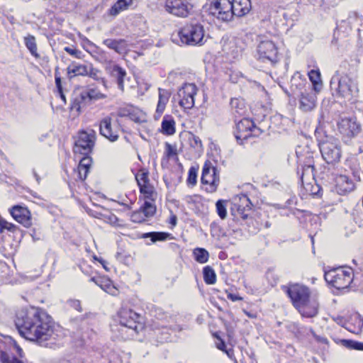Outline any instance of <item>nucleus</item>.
<instances>
[{"mask_svg": "<svg viewBox=\"0 0 363 363\" xmlns=\"http://www.w3.org/2000/svg\"><path fill=\"white\" fill-rule=\"evenodd\" d=\"M103 44L119 54L125 51L126 48L125 40L124 39L113 40L108 38L104 40Z\"/></svg>", "mask_w": 363, "mask_h": 363, "instance_id": "a878e982", "label": "nucleus"}, {"mask_svg": "<svg viewBox=\"0 0 363 363\" xmlns=\"http://www.w3.org/2000/svg\"><path fill=\"white\" fill-rule=\"evenodd\" d=\"M119 322L123 326L138 333L143 326L140 322L141 317L132 309L123 308L118 312Z\"/></svg>", "mask_w": 363, "mask_h": 363, "instance_id": "f8f14e48", "label": "nucleus"}, {"mask_svg": "<svg viewBox=\"0 0 363 363\" xmlns=\"http://www.w3.org/2000/svg\"><path fill=\"white\" fill-rule=\"evenodd\" d=\"M55 81L57 91L62 89V79L59 72V68L56 67L55 69Z\"/></svg>", "mask_w": 363, "mask_h": 363, "instance_id": "4d7b16f0", "label": "nucleus"}, {"mask_svg": "<svg viewBox=\"0 0 363 363\" xmlns=\"http://www.w3.org/2000/svg\"><path fill=\"white\" fill-rule=\"evenodd\" d=\"M141 209L146 218L152 216L156 212L155 206L148 201H145Z\"/></svg>", "mask_w": 363, "mask_h": 363, "instance_id": "37998d69", "label": "nucleus"}, {"mask_svg": "<svg viewBox=\"0 0 363 363\" xmlns=\"http://www.w3.org/2000/svg\"><path fill=\"white\" fill-rule=\"evenodd\" d=\"M100 71L93 67V65L91 64L89 69H88V74L86 76H89V77L92 78L94 80L96 81H101L103 85L105 87H107L106 85V81L104 78L100 77L99 76Z\"/></svg>", "mask_w": 363, "mask_h": 363, "instance_id": "a19ab883", "label": "nucleus"}, {"mask_svg": "<svg viewBox=\"0 0 363 363\" xmlns=\"http://www.w3.org/2000/svg\"><path fill=\"white\" fill-rule=\"evenodd\" d=\"M308 77L312 82V84H311V89L315 91H319L322 88L320 72L315 70H311L308 73Z\"/></svg>", "mask_w": 363, "mask_h": 363, "instance_id": "473e14b6", "label": "nucleus"}, {"mask_svg": "<svg viewBox=\"0 0 363 363\" xmlns=\"http://www.w3.org/2000/svg\"><path fill=\"white\" fill-rule=\"evenodd\" d=\"M201 180L203 184L208 186L206 188L208 192L213 193L217 190L220 184L219 176L216 167L209 161H206L203 164Z\"/></svg>", "mask_w": 363, "mask_h": 363, "instance_id": "9b49d317", "label": "nucleus"}, {"mask_svg": "<svg viewBox=\"0 0 363 363\" xmlns=\"http://www.w3.org/2000/svg\"><path fill=\"white\" fill-rule=\"evenodd\" d=\"M320 150L324 160L328 164L337 162L341 157V150L338 141L330 138L320 145Z\"/></svg>", "mask_w": 363, "mask_h": 363, "instance_id": "9d476101", "label": "nucleus"}, {"mask_svg": "<svg viewBox=\"0 0 363 363\" xmlns=\"http://www.w3.org/2000/svg\"><path fill=\"white\" fill-rule=\"evenodd\" d=\"M227 297H228V299L231 300L232 301H240V300L242 299V298L240 297V296L236 295V294H231V293H229L227 295Z\"/></svg>", "mask_w": 363, "mask_h": 363, "instance_id": "680f3d73", "label": "nucleus"}, {"mask_svg": "<svg viewBox=\"0 0 363 363\" xmlns=\"http://www.w3.org/2000/svg\"><path fill=\"white\" fill-rule=\"evenodd\" d=\"M262 133L263 130L261 128L255 125V123L253 122V127L250 128L249 132V138L259 137Z\"/></svg>", "mask_w": 363, "mask_h": 363, "instance_id": "5fc2aeb1", "label": "nucleus"}, {"mask_svg": "<svg viewBox=\"0 0 363 363\" xmlns=\"http://www.w3.org/2000/svg\"><path fill=\"white\" fill-rule=\"evenodd\" d=\"M167 101V98L163 96L161 94V93L160 92L159 101H158L157 107V112H158V113L163 112V111L165 108V105H166Z\"/></svg>", "mask_w": 363, "mask_h": 363, "instance_id": "864d4df0", "label": "nucleus"}, {"mask_svg": "<svg viewBox=\"0 0 363 363\" xmlns=\"http://www.w3.org/2000/svg\"><path fill=\"white\" fill-rule=\"evenodd\" d=\"M203 280L207 284H213L216 281V274L213 269L210 266H206L203 269Z\"/></svg>", "mask_w": 363, "mask_h": 363, "instance_id": "f704fd0d", "label": "nucleus"}, {"mask_svg": "<svg viewBox=\"0 0 363 363\" xmlns=\"http://www.w3.org/2000/svg\"><path fill=\"white\" fill-rule=\"evenodd\" d=\"M138 186L140 188V193L144 194L146 199H150L153 193V187L150 184V183L138 185Z\"/></svg>", "mask_w": 363, "mask_h": 363, "instance_id": "09e8293b", "label": "nucleus"}, {"mask_svg": "<svg viewBox=\"0 0 363 363\" xmlns=\"http://www.w3.org/2000/svg\"><path fill=\"white\" fill-rule=\"evenodd\" d=\"M259 59L274 65L278 61V50L272 40H263L257 46Z\"/></svg>", "mask_w": 363, "mask_h": 363, "instance_id": "4468645a", "label": "nucleus"}, {"mask_svg": "<svg viewBox=\"0 0 363 363\" xmlns=\"http://www.w3.org/2000/svg\"><path fill=\"white\" fill-rule=\"evenodd\" d=\"M132 4L133 0H118L110 9L109 13L112 16H116L121 11L126 10Z\"/></svg>", "mask_w": 363, "mask_h": 363, "instance_id": "c85d7f7f", "label": "nucleus"}, {"mask_svg": "<svg viewBox=\"0 0 363 363\" xmlns=\"http://www.w3.org/2000/svg\"><path fill=\"white\" fill-rule=\"evenodd\" d=\"M10 213L12 217L23 226L28 228L31 225L30 212L28 208L15 206L11 208Z\"/></svg>", "mask_w": 363, "mask_h": 363, "instance_id": "6ab92c4d", "label": "nucleus"}, {"mask_svg": "<svg viewBox=\"0 0 363 363\" xmlns=\"http://www.w3.org/2000/svg\"><path fill=\"white\" fill-rule=\"evenodd\" d=\"M354 320L357 323V330H353V333H358L363 327V318L357 314L354 316Z\"/></svg>", "mask_w": 363, "mask_h": 363, "instance_id": "13d9d810", "label": "nucleus"}, {"mask_svg": "<svg viewBox=\"0 0 363 363\" xmlns=\"http://www.w3.org/2000/svg\"><path fill=\"white\" fill-rule=\"evenodd\" d=\"M240 201L241 203L238 204L237 214H235V216H239L245 220L248 217V213L251 211L252 203L246 195H243L240 199Z\"/></svg>", "mask_w": 363, "mask_h": 363, "instance_id": "4be33fe9", "label": "nucleus"}, {"mask_svg": "<svg viewBox=\"0 0 363 363\" xmlns=\"http://www.w3.org/2000/svg\"><path fill=\"white\" fill-rule=\"evenodd\" d=\"M189 140L190 145L194 148H198V147H202L201 140L199 138V137H198L194 134H191V133L190 134Z\"/></svg>", "mask_w": 363, "mask_h": 363, "instance_id": "3c124183", "label": "nucleus"}, {"mask_svg": "<svg viewBox=\"0 0 363 363\" xmlns=\"http://www.w3.org/2000/svg\"><path fill=\"white\" fill-rule=\"evenodd\" d=\"M333 95L337 98L351 101L357 96L359 92L357 79L348 74L336 72L330 82Z\"/></svg>", "mask_w": 363, "mask_h": 363, "instance_id": "20e7f679", "label": "nucleus"}, {"mask_svg": "<svg viewBox=\"0 0 363 363\" xmlns=\"http://www.w3.org/2000/svg\"><path fill=\"white\" fill-rule=\"evenodd\" d=\"M337 186L340 194L350 192L354 188V182L347 175H340L337 179Z\"/></svg>", "mask_w": 363, "mask_h": 363, "instance_id": "b1692460", "label": "nucleus"}, {"mask_svg": "<svg viewBox=\"0 0 363 363\" xmlns=\"http://www.w3.org/2000/svg\"><path fill=\"white\" fill-rule=\"evenodd\" d=\"M189 186H194L197 182V168L191 167L188 172V177L186 180Z\"/></svg>", "mask_w": 363, "mask_h": 363, "instance_id": "a18cd8bd", "label": "nucleus"}, {"mask_svg": "<svg viewBox=\"0 0 363 363\" xmlns=\"http://www.w3.org/2000/svg\"><path fill=\"white\" fill-rule=\"evenodd\" d=\"M294 94L297 95L299 101V108L304 112L313 111L317 104L316 92L311 89V84L299 80L298 84H291Z\"/></svg>", "mask_w": 363, "mask_h": 363, "instance_id": "39448f33", "label": "nucleus"}, {"mask_svg": "<svg viewBox=\"0 0 363 363\" xmlns=\"http://www.w3.org/2000/svg\"><path fill=\"white\" fill-rule=\"evenodd\" d=\"M24 43L30 54L35 58H39L40 55L38 53L35 38L32 35H28L24 38Z\"/></svg>", "mask_w": 363, "mask_h": 363, "instance_id": "7c9ffc66", "label": "nucleus"}, {"mask_svg": "<svg viewBox=\"0 0 363 363\" xmlns=\"http://www.w3.org/2000/svg\"><path fill=\"white\" fill-rule=\"evenodd\" d=\"M145 218L142 211H135L130 216V219L134 223H141L145 220Z\"/></svg>", "mask_w": 363, "mask_h": 363, "instance_id": "8fccbe9b", "label": "nucleus"}, {"mask_svg": "<svg viewBox=\"0 0 363 363\" xmlns=\"http://www.w3.org/2000/svg\"><path fill=\"white\" fill-rule=\"evenodd\" d=\"M108 219L109 222L111 223H115L118 220L117 217L116 216H114L113 214H111L110 216H108Z\"/></svg>", "mask_w": 363, "mask_h": 363, "instance_id": "69168bd1", "label": "nucleus"}, {"mask_svg": "<svg viewBox=\"0 0 363 363\" xmlns=\"http://www.w3.org/2000/svg\"><path fill=\"white\" fill-rule=\"evenodd\" d=\"M0 362L1 363H23L13 354L4 351L0 352Z\"/></svg>", "mask_w": 363, "mask_h": 363, "instance_id": "ea45409f", "label": "nucleus"}, {"mask_svg": "<svg viewBox=\"0 0 363 363\" xmlns=\"http://www.w3.org/2000/svg\"><path fill=\"white\" fill-rule=\"evenodd\" d=\"M17 227L15 225L9 223L0 216V233H1L4 230L14 233Z\"/></svg>", "mask_w": 363, "mask_h": 363, "instance_id": "49530a36", "label": "nucleus"}, {"mask_svg": "<svg viewBox=\"0 0 363 363\" xmlns=\"http://www.w3.org/2000/svg\"><path fill=\"white\" fill-rule=\"evenodd\" d=\"M361 21V18L356 13H352L346 20L342 21L340 28L345 27V30H347V27H348L349 30L356 28L357 30H359L358 26Z\"/></svg>", "mask_w": 363, "mask_h": 363, "instance_id": "cd10ccee", "label": "nucleus"}, {"mask_svg": "<svg viewBox=\"0 0 363 363\" xmlns=\"http://www.w3.org/2000/svg\"><path fill=\"white\" fill-rule=\"evenodd\" d=\"M91 63H72L67 69L69 77L72 79L76 76H86Z\"/></svg>", "mask_w": 363, "mask_h": 363, "instance_id": "412c9836", "label": "nucleus"}, {"mask_svg": "<svg viewBox=\"0 0 363 363\" xmlns=\"http://www.w3.org/2000/svg\"><path fill=\"white\" fill-rule=\"evenodd\" d=\"M82 97L85 98L87 102H90L92 100H96L99 99H104L105 96L101 94L99 91L96 89H86L82 91Z\"/></svg>", "mask_w": 363, "mask_h": 363, "instance_id": "2f4dec72", "label": "nucleus"}, {"mask_svg": "<svg viewBox=\"0 0 363 363\" xmlns=\"http://www.w3.org/2000/svg\"><path fill=\"white\" fill-rule=\"evenodd\" d=\"M346 167L347 169L352 175L354 179L357 182H360L363 172L359 167V163L356 158H352L347 161Z\"/></svg>", "mask_w": 363, "mask_h": 363, "instance_id": "5701e85b", "label": "nucleus"}, {"mask_svg": "<svg viewBox=\"0 0 363 363\" xmlns=\"http://www.w3.org/2000/svg\"><path fill=\"white\" fill-rule=\"evenodd\" d=\"M197 91L198 88L195 84H184L177 91L179 106L185 109H191L194 106V96Z\"/></svg>", "mask_w": 363, "mask_h": 363, "instance_id": "ddd939ff", "label": "nucleus"}, {"mask_svg": "<svg viewBox=\"0 0 363 363\" xmlns=\"http://www.w3.org/2000/svg\"><path fill=\"white\" fill-rule=\"evenodd\" d=\"M203 26L196 20H192L184 26L179 32L182 43L189 45H202L204 38Z\"/></svg>", "mask_w": 363, "mask_h": 363, "instance_id": "423d86ee", "label": "nucleus"}, {"mask_svg": "<svg viewBox=\"0 0 363 363\" xmlns=\"http://www.w3.org/2000/svg\"><path fill=\"white\" fill-rule=\"evenodd\" d=\"M284 289L293 306L302 316L313 318L317 315L319 303L316 299L311 298V291L307 286L298 284H290Z\"/></svg>", "mask_w": 363, "mask_h": 363, "instance_id": "f03ea898", "label": "nucleus"}, {"mask_svg": "<svg viewBox=\"0 0 363 363\" xmlns=\"http://www.w3.org/2000/svg\"><path fill=\"white\" fill-rule=\"evenodd\" d=\"M177 220V216L175 215H173V216H171V218H170V223L172 225H176Z\"/></svg>", "mask_w": 363, "mask_h": 363, "instance_id": "774afa93", "label": "nucleus"}, {"mask_svg": "<svg viewBox=\"0 0 363 363\" xmlns=\"http://www.w3.org/2000/svg\"><path fill=\"white\" fill-rule=\"evenodd\" d=\"M225 203V201L223 200H218L216 203L217 213L221 219H225L227 216Z\"/></svg>", "mask_w": 363, "mask_h": 363, "instance_id": "c03bdc74", "label": "nucleus"}, {"mask_svg": "<svg viewBox=\"0 0 363 363\" xmlns=\"http://www.w3.org/2000/svg\"><path fill=\"white\" fill-rule=\"evenodd\" d=\"M64 50L69 53V55L77 57V58H81L82 55V52L74 48H70V47H65Z\"/></svg>", "mask_w": 363, "mask_h": 363, "instance_id": "6e6d98bb", "label": "nucleus"}, {"mask_svg": "<svg viewBox=\"0 0 363 363\" xmlns=\"http://www.w3.org/2000/svg\"><path fill=\"white\" fill-rule=\"evenodd\" d=\"M92 163V159L88 155H84L79 161V167H84L90 169Z\"/></svg>", "mask_w": 363, "mask_h": 363, "instance_id": "603ef678", "label": "nucleus"}, {"mask_svg": "<svg viewBox=\"0 0 363 363\" xmlns=\"http://www.w3.org/2000/svg\"><path fill=\"white\" fill-rule=\"evenodd\" d=\"M89 172V169L78 166L77 169H74V178L76 181L79 180L80 182H84Z\"/></svg>", "mask_w": 363, "mask_h": 363, "instance_id": "79ce46f5", "label": "nucleus"}, {"mask_svg": "<svg viewBox=\"0 0 363 363\" xmlns=\"http://www.w3.org/2000/svg\"><path fill=\"white\" fill-rule=\"evenodd\" d=\"M193 255L194 259L200 264H204L208 261L209 253L204 248L197 247L194 249L193 251Z\"/></svg>", "mask_w": 363, "mask_h": 363, "instance_id": "72a5a7b5", "label": "nucleus"}, {"mask_svg": "<svg viewBox=\"0 0 363 363\" xmlns=\"http://www.w3.org/2000/svg\"><path fill=\"white\" fill-rule=\"evenodd\" d=\"M90 281L94 282L104 291H107L111 286V284L109 280H104L102 278L91 277Z\"/></svg>", "mask_w": 363, "mask_h": 363, "instance_id": "de8ad7c7", "label": "nucleus"}, {"mask_svg": "<svg viewBox=\"0 0 363 363\" xmlns=\"http://www.w3.org/2000/svg\"><path fill=\"white\" fill-rule=\"evenodd\" d=\"M165 9L174 16L185 18L192 9V5L188 0H166Z\"/></svg>", "mask_w": 363, "mask_h": 363, "instance_id": "2eb2a0df", "label": "nucleus"}, {"mask_svg": "<svg viewBox=\"0 0 363 363\" xmlns=\"http://www.w3.org/2000/svg\"><path fill=\"white\" fill-rule=\"evenodd\" d=\"M172 235L169 233L165 232H150L144 233L142 235L143 238H150L152 242H155L157 241H164L168 238H170Z\"/></svg>", "mask_w": 363, "mask_h": 363, "instance_id": "c756f323", "label": "nucleus"}, {"mask_svg": "<svg viewBox=\"0 0 363 363\" xmlns=\"http://www.w3.org/2000/svg\"><path fill=\"white\" fill-rule=\"evenodd\" d=\"M217 347L220 350L225 351L226 346L225 342L222 340H220V342L217 343Z\"/></svg>", "mask_w": 363, "mask_h": 363, "instance_id": "0e129e2a", "label": "nucleus"}, {"mask_svg": "<svg viewBox=\"0 0 363 363\" xmlns=\"http://www.w3.org/2000/svg\"><path fill=\"white\" fill-rule=\"evenodd\" d=\"M15 325L21 336L40 346L48 347L50 340H55L52 318L43 309L31 307L19 311Z\"/></svg>", "mask_w": 363, "mask_h": 363, "instance_id": "f257e3e1", "label": "nucleus"}, {"mask_svg": "<svg viewBox=\"0 0 363 363\" xmlns=\"http://www.w3.org/2000/svg\"><path fill=\"white\" fill-rule=\"evenodd\" d=\"M60 96V99H62V101L66 104V97H65V95L63 93V89H61L60 91H57Z\"/></svg>", "mask_w": 363, "mask_h": 363, "instance_id": "338daca9", "label": "nucleus"}, {"mask_svg": "<svg viewBox=\"0 0 363 363\" xmlns=\"http://www.w3.org/2000/svg\"><path fill=\"white\" fill-rule=\"evenodd\" d=\"M87 104V101L85 99V98L82 97V94L81 92L73 99L70 106V109L72 111H76L77 113H79L81 111V108L85 106Z\"/></svg>", "mask_w": 363, "mask_h": 363, "instance_id": "c9c22d12", "label": "nucleus"}, {"mask_svg": "<svg viewBox=\"0 0 363 363\" xmlns=\"http://www.w3.org/2000/svg\"><path fill=\"white\" fill-rule=\"evenodd\" d=\"M166 155L167 157H172L177 155V150L172 145L167 143L166 145Z\"/></svg>", "mask_w": 363, "mask_h": 363, "instance_id": "bf43d9fd", "label": "nucleus"}, {"mask_svg": "<svg viewBox=\"0 0 363 363\" xmlns=\"http://www.w3.org/2000/svg\"><path fill=\"white\" fill-rule=\"evenodd\" d=\"M230 106L235 114L238 116H243L245 113V107L244 103L238 99H234L230 101Z\"/></svg>", "mask_w": 363, "mask_h": 363, "instance_id": "e433bc0d", "label": "nucleus"}, {"mask_svg": "<svg viewBox=\"0 0 363 363\" xmlns=\"http://www.w3.org/2000/svg\"><path fill=\"white\" fill-rule=\"evenodd\" d=\"M152 338L155 342L163 343L171 340L172 329L164 326L162 323L155 321L152 325Z\"/></svg>", "mask_w": 363, "mask_h": 363, "instance_id": "f3484780", "label": "nucleus"}, {"mask_svg": "<svg viewBox=\"0 0 363 363\" xmlns=\"http://www.w3.org/2000/svg\"><path fill=\"white\" fill-rule=\"evenodd\" d=\"M352 268H336L325 272L324 278L333 287L344 289L350 286L353 280Z\"/></svg>", "mask_w": 363, "mask_h": 363, "instance_id": "0eeeda50", "label": "nucleus"}, {"mask_svg": "<svg viewBox=\"0 0 363 363\" xmlns=\"http://www.w3.org/2000/svg\"><path fill=\"white\" fill-rule=\"evenodd\" d=\"M100 134L111 142H115L118 139V134L116 130L112 128L111 118L108 116L104 118L100 121Z\"/></svg>", "mask_w": 363, "mask_h": 363, "instance_id": "a211bd4d", "label": "nucleus"}, {"mask_svg": "<svg viewBox=\"0 0 363 363\" xmlns=\"http://www.w3.org/2000/svg\"><path fill=\"white\" fill-rule=\"evenodd\" d=\"M148 174L149 172L147 169H140L139 172L135 174V179L137 181L138 185L150 183Z\"/></svg>", "mask_w": 363, "mask_h": 363, "instance_id": "58836bf2", "label": "nucleus"}, {"mask_svg": "<svg viewBox=\"0 0 363 363\" xmlns=\"http://www.w3.org/2000/svg\"><path fill=\"white\" fill-rule=\"evenodd\" d=\"M301 173V180L302 184H303L305 182V180L309 181L310 179H314V165L313 162H308V164H304L301 167L300 169L299 167L297 169V173Z\"/></svg>", "mask_w": 363, "mask_h": 363, "instance_id": "393cba45", "label": "nucleus"}, {"mask_svg": "<svg viewBox=\"0 0 363 363\" xmlns=\"http://www.w3.org/2000/svg\"><path fill=\"white\" fill-rule=\"evenodd\" d=\"M96 134L93 130L79 132L74 146V152L84 155H89L95 144Z\"/></svg>", "mask_w": 363, "mask_h": 363, "instance_id": "1a4fd4ad", "label": "nucleus"}, {"mask_svg": "<svg viewBox=\"0 0 363 363\" xmlns=\"http://www.w3.org/2000/svg\"><path fill=\"white\" fill-rule=\"evenodd\" d=\"M251 9L250 0H214L208 11L209 14L223 21H231L233 16H243Z\"/></svg>", "mask_w": 363, "mask_h": 363, "instance_id": "7ed1b4c3", "label": "nucleus"}, {"mask_svg": "<svg viewBox=\"0 0 363 363\" xmlns=\"http://www.w3.org/2000/svg\"><path fill=\"white\" fill-rule=\"evenodd\" d=\"M71 306L76 309L77 311L81 312L82 311L81 303L77 300H74L71 301Z\"/></svg>", "mask_w": 363, "mask_h": 363, "instance_id": "052dcab7", "label": "nucleus"}, {"mask_svg": "<svg viewBox=\"0 0 363 363\" xmlns=\"http://www.w3.org/2000/svg\"><path fill=\"white\" fill-rule=\"evenodd\" d=\"M342 344L348 349L363 351V342L352 340H342Z\"/></svg>", "mask_w": 363, "mask_h": 363, "instance_id": "4c0bfd02", "label": "nucleus"}, {"mask_svg": "<svg viewBox=\"0 0 363 363\" xmlns=\"http://www.w3.org/2000/svg\"><path fill=\"white\" fill-rule=\"evenodd\" d=\"M337 128L345 143H349L362 130L360 123L356 118H342L337 121Z\"/></svg>", "mask_w": 363, "mask_h": 363, "instance_id": "6e6552de", "label": "nucleus"}, {"mask_svg": "<svg viewBox=\"0 0 363 363\" xmlns=\"http://www.w3.org/2000/svg\"><path fill=\"white\" fill-rule=\"evenodd\" d=\"M162 133L167 135H172L175 133V121L171 116L166 115L164 116L162 121Z\"/></svg>", "mask_w": 363, "mask_h": 363, "instance_id": "bb28decb", "label": "nucleus"}, {"mask_svg": "<svg viewBox=\"0 0 363 363\" xmlns=\"http://www.w3.org/2000/svg\"><path fill=\"white\" fill-rule=\"evenodd\" d=\"M109 74L116 82L118 89L123 91L124 80L127 76L125 69L118 65H113L109 68Z\"/></svg>", "mask_w": 363, "mask_h": 363, "instance_id": "aec40b11", "label": "nucleus"}, {"mask_svg": "<svg viewBox=\"0 0 363 363\" xmlns=\"http://www.w3.org/2000/svg\"><path fill=\"white\" fill-rule=\"evenodd\" d=\"M14 349H15L16 353L18 354V356L20 357H23V350L21 348V347L18 345H17L16 342H14Z\"/></svg>", "mask_w": 363, "mask_h": 363, "instance_id": "e2e57ef3", "label": "nucleus"}, {"mask_svg": "<svg viewBox=\"0 0 363 363\" xmlns=\"http://www.w3.org/2000/svg\"><path fill=\"white\" fill-rule=\"evenodd\" d=\"M236 123L234 135L237 142L242 145L244 140L249 138V132L250 128L253 127V121L247 118H243Z\"/></svg>", "mask_w": 363, "mask_h": 363, "instance_id": "dca6fc26", "label": "nucleus"}]
</instances>
